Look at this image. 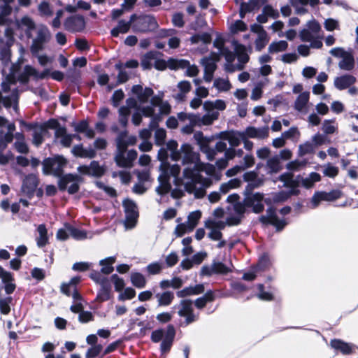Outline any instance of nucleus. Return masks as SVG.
Returning <instances> with one entry per match:
<instances>
[{
	"label": "nucleus",
	"instance_id": "nucleus-33",
	"mask_svg": "<svg viewBox=\"0 0 358 358\" xmlns=\"http://www.w3.org/2000/svg\"><path fill=\"white\" fill-rule=\"evenodd\" d=\"M205 287L203 284H198L194 286H189L180 290V297L190 295H197L203 293Z\"/></svg>",
	"mask_w": 358,
	"mask_h": 358
},
{
	"label": "nucleus",
	"instance_id": "nucleus-1",
	"mask_svg": "<svg viewBox=\"0 0 358 358\" xmlns=\"http://www.w3.org/2000/svg\"><path fill=\"white\" fill-rule=\"evenodd\" d=\"M227 107L226 103L222 99L215 101H206L203 103V108L206 111V114L202 117L194 114L187 115L180 113V121H183L187 118L189 120V124L182 128V131L186 134H191L195 125L208 126L217 120L219 117V110H224Z\"/></svg>",
	"mask_w": 358,
	"mask_h": 358
},
{
	"label": "nucleus",
	"instance_id": "nucleus-60",
	"mask_svg": "<svg viewBox=\"0 0 358 358\" xmlns=\"http://www.w3.org/2000/svg\"><path fill=\"white\" fill-rule=\"evenodd\" d=\"M110 280L114 283L115 290L122 292L125 286L124 280L120 278L117 274H113L110 276Z\"/></svg>",
	"mask_w": 358,
	"mask_h": 358
},
{
	"label": "nucleus",
	"instance_id": "nucleus-31",
	"mask_svg": "<svg viewBox=\"0 0 358 358\" xmlns=\"http://www.w3.org/2000/svg\"><path fill=\"white\" fill-rule=\"evenodd\" d=\"M291 5L294 7L296 10V13L299 14L305 13L306 10L300 6H306L310 4V6L315 7L320 4V0H289Z\"/></svg>",
	"mask_w": 358,
	"mask_h": 358
},
{
	"label": "nucleus",
	"instance_id": "nucleus-63",
	"mask_svg": "<svg viewBox=\"0 0 358 358\" xmlns=\"http://www.w3.org/2000/svg\"><path fill=\"white\" fill-rule=\"evenodd\" d=\"M270 265V259L268 255H263L259 259L255 267L257 271H264Z\"/></svg>",
	"mask_w": 358,
	"mask_h": 358
},
{
	"label": "nucleus",
	"instance_id": "nucleus-14",
	"mask_svg": "<svg viewBox=\"0 0 358 358\" xmlns=\"http://www.w3.org/2000/svg\"><path fill=\"white\" fill-rule=\"evenodd\" d=\"M251 31L257 34V36L255 39V49L261 51L264 49L269 42L270 38L267 32L264 29L263 27L258 24H254L250 27Z\"/></svg>",
	"mask_w": 358,
	"mask_h": 358
},
{
	"label": "nucleus",
	"instance_id": "nucleus-47",
	"mask_svg": "<svg viewBox=\"0 0 358 358\" xmlns=\"http://www.w3.org/2000/svg\"><path fill=\"white\" fill-rule=\"evenodd\" d=\"M288 43L285 41H279L271 43L268 48V52L271 54L278 53L287 50Z\"/></svg>",
	"mask_w": 358,
	"mask_h": 358
},
{
	"label": "nucleus",
	"instance_id": "nucleus-18",
	"mask_svg": "<svg viewBox=\"0 0 358 358\" xmlns=\"http://www.w3.org/2000/svg\"><path fill=\"white\" fill-rule=\"evenodd\" d=\"M201 217V213L199 210L190 213L187 217V221L180 224V236L185 233L192 231L197 225Z\"/></svg>",
	"mask_w": 358,
	"mask_h": 358
},
{
	"label": "nucleus",
	"instance_id": "nucleus-35",
	"mask_svg": "<svg viewBox=\"0 0 358 358\" xmlns=\"http://www.w3.org/2000/svg\"><path fill=\"white\" fill-rule=\"evenodd\" d=\"M162 54L157 51H149L141 59V66L144 70L150 69L152 68L151 61L157 59L158 55Z\"/></svg>",
	"mask_w": 358,
	"mask_h": 358
},
{
	"label": "nucleus",
	"instance_id": "nucleus-38",
	"mask_svg": "<svg viewBox=\"0 0 358 358\" xmlns=\"http://www.w3.org/2000/svg\"><path fill=\"white\" fill-rule=\"evenodd\" d=\"M37 231L39 236L36 238L37 245L43 248L48 243V230L45 224H42L38 227Z\"/></svg>",
	"mask_w": 358,
	"mask_h": 358
},
{
	"label": "nucleus",
	"instance_id": "nucleus-6",
	"mask_svg": "<svg viewBox=\"0 0 358 358\" xmlns=\"http://www.w3.org/2000/svg\"><path fill=\"white\" fill-rule=\"evenodd\" d=\"M131 92L136 95L138 101L145 103L152 96L150 103L152 106H159L162 103V98L159 96H152L154 91L151 87H146L145 89L141 85H134L131 87Z\"/></svg>",
	"mask_w": 358,
	"mask_h": 358
},
{
	"label": "nucleus",
	"instance_id": "nucleus-3",
	"mask_svg": "<svg viewBox=\"0 0 358 358\" xmlns=\"http://www.w3.org/2000/svg\"><path fill=\"white\" fill-rule=\"evenodd\" d=\"M67 164L68 160L60 155L45 158L42 162L43 173L46 176L53 175L58 178L57 185L61 192L68 190V185L72 182L69 173L64 174V169Z\"/></svg>",
	"mask_w": 358,
	"mask_h": 358
},
{
	"label": "nucleus",
	"instance_id": "nucleus-16",
	"mask_svg": "<svg viewBox=\"0 0 358 358\" xmlns=\"http://www.w3.org/2000/svg\"><path fill=\"white\" fill-rule=\"evenodd\" d=\"M259 220L263 224H271L275 227L278 231L282 230L286 225L284 220H280L277 216L273 208H269L266 210V214L259 217Z\"/></svg>",
	"mask_w": 358,
	"mask_h": 358
},
{
	"label": "nucleus",
	"instance_id": "nucleus-55",
	"mask_svg": "<svg viewBox=\"0 0 358 358\" xmlns=\"http://www.w3.org/2000/svg\"><path fill=\"white\" fill-rule=\"evenodd\" d=\"M130 114L129 108L126 106H122L119 109V122L120 124L126 127L128 123V117Z\"/></svg>",
	"mask_w": 358,
	"mask_h": 358
},
{
	"label": "nucleus",
	"instance_id": "nucleus-58",
	"mask_svg": "<svg viewBox=\"0 0 358 358\" xmlns=\"http://www.w3.org/2000/svg\"><path fill=\"white\" fill-rule=\"evenodd\" d=\"M103 346L101 344L92 346L87 350L85 358H95L101 354Z\"/></svg>",
	"mask_w": 358,
	"mask_h": 358
},
{
	"label": "nucleus",
	"instance_id": "nucleus-24",
	"mask_svg": "<svg viewBox=\"0 0 358 358\" xmlns=\"http://www.w3.org/2000/svg\"><path fill=\"white\" fill-rule=\"evenodd\" d=\"M180 159H182L183 164L194 163L198 156L189 145L184 144L180 147Z\"/></svg>",
	"mask_w": 358,
	"mask_h": 358
},
{
	"label": "nucleus",
	"instance_id": "nucleus-41",
	"mask_svg": "<svg viewBox=\"0 0 358 358\" xmlns=\"http://www.w3.org/2000/svg\"><path fill=\"white\" fill-rule=\"evenodd\" d=\"M321 180V176L319 173L316 172H312L309 174V176L305 178H301L300 179V182L301 185L308 189L311 188L314 186L315 182H319Z\"/></svg>",
	"mask_w": 358,
	"mask_h": 358
},
{
	"label": "nucleus",
	"instance_id": "nucleus-28",
	"mask_svg": "<svg viewBox=\"0 0 358 358\" xmlns=\"http://www.w3.org/2000/svg\"><path fill=\"white\" fill-rule=\"evenodd\" d=\"M278 179L284 183V187H289L290 189H297L300 183L299 176L294 179L292 173H284L279 176Z\"/></svg>",
	"mask_w": 358,
	"mask_h": 358
},
{
	"label": "nucleus",
	"instance_id": "nucleus-29",
	"mask_svg": "<svg viewBox=\"0 0 358 358\" xmlns=\"http://www.w3.org/2000/svg\"><path fill=\"white\" fill-rule=\"evenodd\" d=\"M75 131L78 133H84L88 138H93L95 136L94 131L89 127L87 120H82L74 127Z\"/></svg>",
	"mask_w": 358,
	"mask_h": 358
},
{
	"label": "nucleus",
	"instance_id": "nucleus-45",
	"mask_svg": "<svg viewBox=\"0 0 358 358\" xmlns=\"http://www.w3.org/2000/svg\"><path fill=\"white\" fill-rule=\"evenodd\" d=\"M69 177L71 180V185L68 187V193L69 194H74L78 192L80 190V185L78 182H81L83 180L80 176L78 174L69 173Z\"/></svg>",
	"mask_w": 358,
	"mask_h": 358
},
{
	"label": "nucleus",
	"instance_id": "nucleus-19",
	"mask_svg": "<svg viewBox=\"0 0 358 358\" xmlns=\"http://www.w3.org/2000/svg\"><path fill=\"white\" fill-rule=\"evenodd\" d=\"M268 135L269 128L267 126L259 128L248 127L243 131V136L259 140L267 138Z\"/></svg>",
	"mask_w": 358,
	"mask_h": 358
},
{
	"label": "nucleus",
	"instance_id": "nucleus-13",
	"mask_svg": "<svg viewBox=\"0 0 358 358\" xmlns=\"http://www.w3.org/2000/svg\"><path fill=\"white\" fill-rule=\"evenodd\" d=\"M342 192L338 189H334L329 192H316L311 199V208H315L319 206L321 201H333L339 199Z\"/></svg>",
	"mask_w": 358,
	"mask_h": 358
},
{
	"label": "nucleus",
	"instance_id": "nucleus-43",
	"mask_svg": "<svg viewBox=\"0 0 358 358\" xmlns=\"http://www.w3.org/2000/svg\"><path fill=\"white\" fill-rule=\"evenodd\" d=\"M266 167L269 170L268 173H278L281 170L279 157L275 155L267 159Z\"/></svg>",
	"mask_w": 358,
	"mask_h": 358
},
{
	"label": "nucleus",
	"instance_id": "nucleus-9",
	"mask_svg": "<svg viewBox=\"0 0 358 358\" xmlns=\"http://www.w3.org/2000/svg\"><path fill=\"white\" fill-rule=\"evenodd\" d=\"M39 185L38 176L34 173H29L25 176L21 186V192L28 199H31L35 195L36 187Z\"/></svg>",
	"mask_w": 358,
	"mask_h": 358
},
{
	"label": "nucleus",
	"instance_id": "nucleus-8",
	"mask_svg": "<svg viewBox=\"0 0 358 358\" xmlns=\"http://www.w3.org/2000/svg\"><path fill=\"white\" fill-rule=\"evenodd\" d=\"M49 74V69H45L39 73L34 67L27 64L24 66L22 73L18 76L17 80L20 83L26 85L29 83L30 77H33L34 80H38L45 78Z\"/></svg>",
	"mask_w": 358,
	"mask_h": 358
},
{
	"label": "nucleus",
	"instance_id": "nucleus-48",
	"mask_svg": "<svg viewBox=\"0 0 358 358\" xmlns=\"http://www.w3.org/2000/svg\"><path fill=\"white\" fill-rule=\"evenodd\" d=\"M115 162L118 167L130 169L133 167L129 159L125 157V153H117L114 157Z\"/></svg>",
	"mask_w": 358,
	"mask_h": 358
},
{
	"label": "nucleus",
	"instance_id": "nucleus-53",
	"mask_svg": "<svg viewBox=\"0 0 358 358\" xmlns=\"http://www.w3.org/2000/svg\"><path fill=\"white\" fill-rule=\"evenodd\" d=\"M59 125V121L55 118H50L48 121L43 122L41 124H39L38 127L40 128L41 131L39 133H45L48 131V129H52L54 128L57 127Z\"/></svg>",
	"mask_w": 358,
	"mask_h": 358
},
{
	"label": "nucleus",
	"instance_id": "nucleus-30",
	"mask_svg": "<svg viewBox=\"0 0 358 358\" xmlns=\"http://www.w3.org/2000/svg\"><path fill=\"white\" fill-rule=\"evenodd\" d=\"M195 138L199 141V143L201 146V150L205 153L207 156V158L208 160H213L215 155H216V150L211 148L207 143H203L201 141L202 138V133L201 132H197L194 134Z\"/></svg>",
	"mask_w": 358,
	"mask_h": 358
},
{
	"label": "nucleus",
	"instance_id": "nucleus-36",
	"mask_svg": "<svg viewBox=\"0 0 358 358\" xmlns=\"http://www.w3.org/2000/svg\"><path fill=\"white\" fill-rule=\"evenodd\" d=\"M335 350H340L343 354L348 355L352 352V346L339 339H334L330 343Z\"/></svg>",
	"mask_w": 358,
	"mask_h": 358
},
{
	"label": "nucleus",
	"instance_id": "nucleus-39",
	"mask_svg": "<svg viewBox=\"0 0 358 358\" xmlns=\"http://www.w3.org/2000/svg\"><path fill=\"white\" fill-rule=\"evenodd\" d=\"M299 193V191L298 189L280 191L273 195V200L275 203H282L287 201L292 195H297Z\"/></svg>",
	"mask_w": 358,
	"mask_h": 358
},
{
	"label": "nucleus",
	"instance_id": "nucleus-17",
	"mask_svg": "<svg viewBox=\"0 0 358 358\" xmlns=\"http://www.w3.org/2000/svg\"><path fill=\"white\" fill-rule=\"evenodd\" d=\"M299 37L303 42H310L312 48L320 49L322 47V36L320 34L310 32V31L304 29L299 33Z\"/></svg>",
	"mask_w": 358,
	"mask_h": 358
},
{
	"label": "nucleus",
	"instance_id": "nucleus-15",
	"mask_svg": "<svg viewBox=\"0 0 358 358\" xmlns=\"http://www.w3.org/2000/svg\"><path fill=\"white\" fill-rule=\"evenodd\" d=\"M245 195L244 203L247 207H252V211L255 213H259L263 211L264 206L262 203L264 199L262 194L257 192L255 194H245Z\"/></svg>",
	"mask_w": 358,
	"mask_h": 358
},
{
	"label": "nucleus",
	"instance_id": "nucleus-32",
	"mask_svg": "<svg viewBox=\"0 0 358 358\" xmlns=\"http://www.w3.org/2000/svg\"><path fill=\"white\" fill-rule=\"evenodd\" d=\"M338 67L348 71H352L355 68V59L351 52H345L338 63Z\"/></svg>",
	"mask_w": 358,
	"mask_h": 358
},
{
	"label": "nucleus",
	"instance_id": "nucleus-20",
	"mask_svg": "<svg viewBox=\"0 0 358 358\" xmlns=\"http://www.w3.org/2000/svg\"><path fill=\"white\" fill-rule=\"evenodd\" d=\"M101 287L97 292L95 301L99 303L110 300L113 297L111 284L109 279H104Z\"/></svg>",
	"mask_w": 358,
	"mask_h": 358
},
{
	"label": "nucleus",
	"instance_id": "nucleus-26",
	"mask_svg": "<svg viewBox=\"0 0 358 358\" xmlns=\"http://www.w3.org/2000/svg\"><path fill=\"white\" fill-rule=\"evenodd\" d=\"M158 180L159 185L156 188V192L158 194L164 196L171 192L170 175L161 174L158 177Z\"/></svg>",
	"mask_w": 358,
	"mask_h": 358
},
{
	"label": "nucleus",
	"instance_id": "nucleus-7",
	"mask_svg": "<svg viewBox=\"0 0 358 358\" xmlns=\"http://www.w3.org/2000/svg\"><path fill=\"white\" fill-rule=\"evenodd\" d=\"M122 206L125 213L124 225L128 229H132L136 225L139 217L138 206L130 199H124Z\"/></svg>",
	"mask_w": 358,
	"mask_h": 358
},
{
	"label": "nucleus",
	"instance_id": "nucleus-49",
	"mask_svg": "<svg viewBox=\"0 0 358 358\" xmlns=\"http://www.w3.org/2000/svg\"><path fill=\"white\" fill-rule=\"evenodd\" d=\"M315 144L312 141H306L299 146V155L302 157L308 154H312L315 152Z\"/></svg>",
	"mask_w": 358,
	"mask_h": 358
},
{
	"label": "nucleus",
	"instance_id": "nucleus-59",
	"mask_svg": "<svg viewBox=\"0 0 358 358\" xmlns=\"http://www.w3.org/2000/svg\"><path fill=\"white\" fill-rule=\"evenodd\" d=\"M162 264L155 262L148 264L146 267V271L149 275H157L162 272Z\"/></svg>",
	"mask_w": 358,
	"mask_h": 358
},
{
	"label": "nucleus",
	"instance_id": "nucleus-21",
	"mask_svg": "<svg viewBox=\"0 0 358 358\" xmlns=\"http://www.w3.org/2000/svg\"><path fill=\"white\" fill-rule=\"evenodd\" d=\"M357 81V78L350 74H345L338 76L334 79V87L338 90H345L353 85Z\"/></svg>",
	"mask_w": 358,
	"mask_h": 358
},
{
	"label": "nucleus",
	"instance_id": "nucleus-22",
	"mask_svg": "<svg viewBox=\"0 0 358 358\" xmlns=\"http://www.w3.org/2000/svg\"><path fill=\"white\" fill-rule=\"evenodd\" d=\"M136 17V14H133L130 16L128 22L124 20H120L117 25L110 31V34L113 37H117L120 34H125L129 31L130 28H132V22Z\"/></svg>",
	"mask_w": 358,
	"mask_h": 358
},
{
	"label": "nucleus",
	"instance_id": "nucleus-10",
	"mask_svg": "<svg viewBox=\"0 0 358 358\" xmlns=\"http://www.w3.org/2000/svg\"><path fill=\"white\" fill-rule=\"evenodd\" d=\"M85 27V17L81 15H71L64 22L65 30L71 33L82 32Z\"/></svg>",
	"mask_w": 358,
	"mask_h": 358
},
{
	"label": "nucleus",
	"instance_id": "nucleus-11",
	"mask_svg": "<svg viewBox=\"0 0 358 358\" xmlns=\"http://www.w3.org/2000/svg\"><path fill=\"white\" fill-rule=\"evenodd\" d=\"M180 317H185V320H180V327L187 326L197 320L199 314L193 311L192 302L189 300H183L180 302Z\"/></svg>",
	"mask_w": 358,
	"mask_h": 358
},
{
	"label": "nucleus",
	"instance_id": "nucleus-40",
	"mask_svg": "<svg viewBox=\"0 0 358 358\" xmlns=\"http://www.w3.org/2000/svg\"><path fill=\"white\" fill-rule=\"evenodd\" d=\"M131 284L136 288H143L145 287L147 280L145 276L139 272H133L130 275Z\"/></svg>",
	"mask_w": 358,
	"mask_h": 358
},
{
	"label": "nucleus",
	"instance_id": "nucleus-51",
	"mask_svg": "<svg viewBox=\"0 0 358 358\" xmlns=\"http://www.w3.org/2000/svg\"><path fill=\"white\" fill-rule=\"evenodd\" d=\"M242 132L229 133L226 135L224 139L227 140L229 143L232 147L238 146L242 141Z\"/></svg>",
	"mask_w": 358,
	"mask_h": 358
},
{
	"label": "nucleus",
	"instance_id": "nucleus-37",
	"mask_svg": "<svg viewBox=\"0 0 358 358\" xmlns=\"http://www.w3.org/2000/svg\"><path fill=\"white\" fill-rule=\"evenodd\" d=\"M215 299V296L214 292L212 290H208L205 293V294L203 296L196 299L195 306L199 309H201L203 307H205L208 302L213 301Z\"/></svg>",
	"mask_w": 358,
	"mask_h": 358
},
{
	"label": "nucleus",
	"instance_id": "nucleus-23",
	"mask_svg": "<svg viewBox=\"0 0 358 358\" xmlns=\"http://www.w3.org/2000/svg\"><path fill=\"white\" fill-rule=\"evenodd\" d=\"M219 55L212 52L209 57H205L201 59V64L204 67V71L214 73L217 69L216 62L220 60Z\"/></svg>",
	"mask_w": 358,
	"mask_h": 358
},
{
	"label": "nucleus",
	"instance_id": "nucleus-5",
	"mask_svg": "<svg viewBox=\"0 0 358 358\" xmlns=\"http://www.w3.org/2000/svg\"><path fill=\"white\" fill-rule=\"evenodd\" d=\"M159 27L155 17L150 15H141L135 17L132 22V29L136 33L152 32Z\"/></svg>",
	"mask_w": 358,
	"mask_h": 358
},
{
	"label": "nucleus",
	"instance_id": "nucleus-50",
	"mask_svg": "<svg viewBox=\"0 0 358 358\" xmlns=\"http://www.w3.org/2000/svg\"><path fill=\"white\" fill-rule=\"evenodd\" d=\"M236 54L238 60V64H243V68L245 67V64L249 61V55L246 52V48L243 45H238L236 48Z\"/></svg>",
	"mask_w": 358,
	"mask_h": 358
},
{
	"label": "nucleus",
	"instance_id": "nucleus-54",
	"mask_svg": "<svg viewBox=\"0 0 358 358\" xmlns=\"http://www.w3.org/2000/svg\"><path fill=\"white\" fill-rule=\"evenodd\" d=\"M68 230L71 236L76 240H83L87 238V233L84 230H81L71 225H69Z\"/></svg>",
	"mask_w": 358,
	"mask_h": 358
},
{
	"label": "nucleus",
	"instance_id": "nucleus-61",
	"mask_svg": "<svg viewBox=\"0 0 358 358\" xmlns=\"http://www.w3.org/2000/svg\"><path fill=\"white\" fill-rule=\"evenodd\" d=\"M264 183V180L259 177H257L254 180L250 182L245 189V194L252 193L255 188L262 186Z\"/></svg>",
	"mask_w": 358,
	"mask_h": 358
},
{
	"label": "nucleus",
	"instance_id": "nucleus-42",
	"mask_svg": "<svg viewBox=\"0 0 358 358\" xmlns=\"http://www.w3.org/2000/svg\"><path fill=\"white\" fill-rule=\"evenodd\" d=\"M156 297L158 299V305L159 306H166L172 303L174 299V294L170 291H166L162 294H157Z\"/></svg>",
	"mask_w": 358,
	"mask_h": 358
},
{
	"label": "nucleus",
	"instance_id": "nucleus-12",
	"mask_svg": "<svg viewBox=\"0 0 358 358\" xmlns=\"http://www.w3.org/2000/svg\"><path fill=\"white\" fill-rule=\"evenodd\" d=\"M78 171L84 176L101 178L106 173L104 166H101L98 161L93 160L90 165H80L77 169Z\"/></svg>",
	"mask_w": 358,
	"mask_h": 358
},
{
	"label": "nucleus",
	"instance_id": "nucleus-27",
	"mask_svg": "<svg viewBox=\"0 0 358 358\" xmlns=\"http://www.w3.org/2000/svg\"><path fill=\"white\" fill-rule=\"evenodd\" d=\"M245 207L244 201L237 202L234 205V210L238 215L236 217H230L227 218V222L229 225H237L240 223L242 215L245 212Z\"/></svg>",
	"mask_w": 358,
	"mask_h": 358
},
{
	"label": "nucleus",
	"instance_id": "nucleus-25",
	"mask_svg": "<svg viewBox=\"0 0 358 358\" xmlns=\"http://www.w3.org/2000/svg\"><path fill=\"white\" fill-rule=\"evenodd\" d=\"M310 98L309 92H301L294 102V108L299 112L306 113Z\"/></svg>",
	"mask_w": 358,
	"mask_h": 358
},
{
	"label": "nucleus",
	"instance_id": "nucleus-4",
	"mask_svg": "<svg viewBox=\"0 0 358 358\" xmlns=\"http://www.w3.org/2000/svg\"><path fill=\"white\" fill-rule=\"evenodd\" d=\"M176 336V329L171 324L167 325L166 330L158 329L151 334L150 339L153 343L162 341L160 345L161 353L166 354L171 350Z\"/></svg>",
	"mask_w": 358,
	"mask_h": 358
},
{
	"label": "nucleus",
	"instance_id": "nucleus-46",
	"mask_svg": "<svg viewBox=\"0 0 358 358\" xmlns=\"http://www.w3.org/2000/svg\"><path fill=\"white\" fill-rule=\"evenodd\" d=\"M180 69H185V73L189 76H195L199 73L196 66L190 64L188 61L185 59H180Z\"/></svg>",
	"mask_w": 358,
	"mask_h": 358
},
{
	"label": "nucleus",
	"instance_id": "nucleus-64",
	"mask_svg": "<svg viewBox=\"0 0 358 358\" xmlns=\"http://www.w3.org/2000/svg\"><path fill=\"white\" fill-rule=\"evenodd\" d=\"M322 129L326 134H331L336 131L337 127L334 124V120H324Z\"/></svg>",
	"mask_w": 358,
	"mask_h": 358
},
{
	"label": "nucleus",
	"instance_id": "nucleus-57",
	"mask_svg": "<svg viewBox=\"0 0 358 358\" xmlns=\"http://www.w3.org/2000/svg\"><path fill=\"white\" fill-rule=\"evenodd\" d=\"M323 174L329 178H335L338 174V168L328 163L323 166Z\"/></svg>",
	"mask_w": 358,
	"mask_h": 358
},
{
	"label": "nucleus",
	"instance_id": "nucleus-44",
	"mask_svg": "<svg viewBox=\"0 0 358 358\" xmlns=\"http://www.w3.org/2000/svg\"><path fill=\"white\" fill-rule=\"evenodd\" d=\"M213 86L220 92H228L232 87L228 78H216L214 80Z\"/></svg>",
	"mask_w": 358,
	"mask_h": 358
},
{
	"label": "nucleus",
	"instance_id": "nucleus-52",
	"mask_svg": "<svg viewBox=\"0 0 358 358\" xmlns=\"http://www.w3.org/2000/svg\"><path fill=\"white\" fill-rule=\"evenodd\" d=\"M241 181L238 178H234L227 182L222 183L220 185V190L223 194L227 193L231 189L238 187L241 185Z\"/></svg>",
	"mask_w": 358,
	"mask_h": 358
},
{
	"label": "nucleus",
	"instance_id": "nucleus-56",
	"mask_svg": "<svg viewBox=\"0 0 358 358\" xmlns=\"http://www.w3.org/2000/svg\"><path fill=\"white\" fill-rule=\"evenodd\" d=\"M166 137V130L159 128L157 129L155 134V143L158 146L163 145L165 143V139Z\"/></svg>",
	"mask_w": 358,
	"mask_h": 358
},
{
	"label": "nucleus",
	"instance_id": "nucleus-34",
	"mask_svg": "<svg viewBox=\"0 0 358 358\" xmlns=\"http://www.w3.org/2000/svg\"><path fill=\"white\" fill-rule=\"evenodd\" d=\"M115 257H109L106 259H101L99 264L102 266L101 272L105 275H109L114 271L113 264L115 262Z\"/></svg>",
	"mask_w": 358,
	"mask_h": 358
},
{
	"label": "nucleus",
	"instance_id": "nucleus-2",
	"mask_svg": "<svg viewBox=\"0 0 358 358\" xmlns=\"http://www.w3.org/2000/svg\"><path fill=\"white\" fill-rule=\"evenodd\" d=\"M212 184V179L203 177L196 164H191L185 169L182 181L180 179V185H183L185 191L193 194L196 199L204 197L206 189Z\"/></svg>",
	"mask_w": 358,
	"mask_h": 358
},
{
	"label": "nucleus",
	"instance_id": "nucleus-62",
	"mask_svg": "<svg viewBox=\"0 0 358 358\" xmlns=\"http://www.w3.org/2000/svg\"><path fill=\"white\" fill-rule=\"evenodd\" d=\"M136 291L132 287H127L124 289L122 293H120L118 296L120 301L131 300L136 296Z\"/></svg>",
	"mask_w": 358,
	"mask_h": 358
}]
</instances>
